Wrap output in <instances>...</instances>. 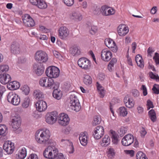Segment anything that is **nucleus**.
<instances>
[{
  "mask_svg": "<svg viewBox=\"0 0 159 159\" xmlns=\"http://www.w3.org/2000/svg\"><path fill=\"white\" fill-rule=\"evenodd\" d=\"M78 64L81 68L86 70L89 69L91 67L90 61L84 57L80 58L78 61Z\"/></svg>",
  "mask_w": 159,
  "mask_h": 159,
  "instance_id": "obj_9",
  "label": "nucleus"
},
{
  "mask_svg": "<svg viewBox=\"0 0 159 159\" xmlns=\"http://www.w3.org/2000/svg\"><path fill=\"white\" fill-rule=\"evenodd\" d=\"M101 121L100 117L99 116H95L93 121L92 122V125L93 126L99 124Z\"/></svg>",
  "mask_w": 159,
  "mask_h": 159,
  "instance_id": "obj_41",
  "label": "nucleus"
},
{
  "mask_svg": "<svg viewBox=\"0 0 159 159\" xmlns=\"http://www.w3.org/2000/svg\"><path fill=\"white\" fill-rule=\"evenodd\" d=\"M137 111L138 114H142L144 112V109L143 107L139 106L137 107Z\"/></svg>",
  "mask_w": 159,
  "mask_h": 159,
  "instance_id": "obj_53",
  "label": "nucleus"
},
{
  "mask_svg": "<svg viewBox=\"0 0 159 159\" xmlns=\"http://www.w3.org/2000/svg\"><path fill=\"white\" fill-rule=\"evenodd\" d=\"M70 119L67 114L61 113L59 114L58 118V122L61 125L65 126L69 123Z\"/></svg>",
  "mask_w": 159,
  "mask_h": 159,
  "instance_id": "obj_11",
  "label": "nucleus"
},
{
  "mask_svg": "<svg viewBox=\"0 0 159 159\" xmlns=\"http://www.w3.org/2000/svg\"><path fill=\"white\" fill-rule=\"evenodd\" d=\"M50 135V132L48 129L44 131L38 130L35 133V139L39 143L48 145L52 143V141L49 139Z\"/></svg>",
  "mask_w": 159,
  "mask_h": 159,
  "instance_id": "obj_1",
  "label": "nucleus"
},
{
  "mask_svg": "<svg viewBox=\"0 0 159 159\" xmlns=\"http://www.w3.org/2000/svg\"><path fill=\"white\" fill-rule=\"evenodd\" d=\"M59 36L62 39H64L69 35V31L68 29L65 26L61 27L59 30Z\"/></svg>",
  "mask_w": 159,
  "mask_h": 159,
  "instance_id": "obj_20",
  "label": "nucleus"
},
{
  "mask_svg": "<svg viewBox=\"0 0 159 159\" xmlns=\"http://www.w3.org/2000/svg\"><path fill=\"white\" fill-rule=\"evenodd\" d=\"M104 134V129L103 127L101 126H98L96 128L93 136L95 139H98L101 138Z\"/></svg>",
  "mask_w": 159,
  "mask_h": 159,
  "instance_id": "obj_14",
  "label": "nucleus"
},
{
  "mask_svg": "<svg viewBox=\"0 0 159 159\" xmlns=\"http://www.w3.org/2000/svg\"><path fill=\"white\" fill-rule=\"evenodd\" d=\"M96 86L98 90L99 94L100 95L101 98H103L105 95V91L104 88L98 82L96 83Z\"/></svg>",
  "mask_w": 159,
  "mask_h": 159,
  "instance_id": "obj_34",
  "label": "nucleus"
},
{
  "mask_svg": "<svg viewBox=\"0 0 159 159\" xmlns=\"http://www.w3.org/2000/svg\"><path fill=\"white\" fill-rule=\"evenodd\" d=\"M34 58L36 61L40 64L46 62L48 59L47 54L42 50L38 51L36 52Z\"/></svg>",
  "mask_w": 159,
  "mask_h": 159,
  "instance_id": "obj_7",
  "label": "nucleus"
},
{
  "mask_svg": "<svg viewBox=\"0 0 159 159\" xmlns=\"http://www.w3.org/2000/svg\"><path fill=\"white\" fill-rule=\"evenodd\" d=\"M3 148L8 154H11L13 153L15 147L14 144L11 141H6L4 143L3 146Z\"/></svg>",
  "mask_w": 159,
  "mask_h": 159,
  "instance_id": "obj_15",
  "label": "nucleus"
},
{
  "mask_svg": "<svg viewBox=\"0 0 159 159\" xmlns=\"http://www.w3.org/2000/svg\"><path fill=\"white\" fill-rule=\"evenodd\" d=\"M22 20L25 25L28 27H33L35 25L34 20L29 14H25Z\"/></svg>",
  "mask_w": 159,
  "mask_h": 159,
  "instance_id": "obj_17",
  "label": "nucleus"
},
{
  "mask_svg": "<svg viewBox=\"0 0 159 159\" xmlns=\"http://www.w3.org/2000/svg\"><path fill=\"white\" fill-rule=\"evenodd\" d=\"M58 154L57 149L50 146L47 148L43 152L44 157L49 159H55Z\"/></svg>",
  "mask_w": 159,
  "mask_h": 159,
  "instance_id": "obj_3",
  "label": "nucleus"
},
{
  "mask_svg": "<svg viewBox=\"0 0 159 159\" xmlns=\"http://www.w3.org/2000/svg\"><path fill=\"white\" fill-rule=\"evenodd\" d=\"M34 95L36 98H38L39 99H41L43 97V95L42 94V93L39 90L34 91Z\"/></svg>",
  "mask_w": 159,
  "mask_h": 159,
  "instance_id": "obj_40",
  "label": "nucleus"
},
{
  "mask_svg": "<svg viewBox=\"0 0 159 159\" xmlns=\"http://www.w3.org/2000/svg\"><path fill=\"white\" fill-rule=\"evenodd\" d=\"M118 35L120 36H125L129 32L128 27L124 24H120L117 28Z\"/></svg>",
  "mask_w": 159,
  "mask_h": 159,
  "instance_id": "obj_16",
  "label": "nucleus"
},
{
  "mask_svg": "<svg viewBox=\"0 0 159 159\" xmlns=\"http://www.w3.org/2000/svg\"><path fill=\"white\" fill-rule=\"evenodd\" d=\"M46 75L51 78H56L59 75L60 70L55 66H50L48 67L46 70Z\"/></svg>",
  "mask_w": 159,
  "mask_h": 159,
  "instance_id": "obj_4",
  "label": "nucleus"
},
{
  "mask_svg": "<svg viewBox=\"0 0 159 159\" xmlns=\"http://www.w3.org/2000/svg\"><path fill=\"white\" fill-rule=\"evenodd\" d=\"M98 77L99 80L102 81L105 78L104 74L103 73H99Z\"/></svg>",
  "mask_w": 159,
  "mask_h": 159,
  "instance_id": "obj_64",
  "label": "nucleus"
},
{
  "mask_svg": "<svg viewBox=\"0 0 159 159\" xmlns=\"http://www.w3.org/2000/svg\"><path fill=\"white\" fill-rule=\"evenodd\" d=\"M77 93L75 92L71 93L70 97V103L71 109L76 112L79 111L81 108V106L79 100L77 97Z\"/></svg>",
  "mask_w": 159,
  "mask_h": 159,
  "instance_id": "obj_2",
  "label": "nucleus"
},
{
  "mask_svg": "<svg viewBox=\"0 0 159 159\" xmlns=\"http://www.w3.org/2000/svg\"><path fill=\"white\" fill-rule=\"evenodd\" d=\"M152 90L154 93L156 94H159V84H154Z\"/></svg>",
  "mask_w": 159,
  "mask_h": 159,
  "instance_id": "obj_47",
  "label": "nucleus"
},
{
  "mask_svg": "<svg viewBox=\"0 0 159 159\" xmlns=\"http://www.w3.org/2000/svg\"><path fill=\"white\" fill-rule=\"evenodd\" d=\"M153 59L156 64H159V54L157 52H156L155 53L154 56L153 57Z\"/></svg>",
  "mask_w": 159,
  "mask_h": 159,
  "instance_id": "obj_51",
  "label": "nucleus"
},
{
  "mask_svg": "<svg viewBox=\"0 0 159 159\" xmlns=\"http://www.w3.org/2000/svg\"><path fill=\"white\" fill-rule=\"evenodd\" d=\"M149 75L151 79L156 80L157 81H159V77L157 75H155L152 72H149Z\"/></svg>",
  "mask_w": 159,
  "mask_h": 159,
  "instance_id": "obj_49",
  "label": "nucleus"
},
{
  "mask_svg": "<svg viewBox=\"0 0 159 159\" xmlns=\"http://www.w3.org/2000/svg\"><path fill=\"white\" fill-rule=\"evenodd\" d=\"M141 89L143 91V95L144 96H146L147 94V88L145 85H142L141 88Z\"/></svg>",
  "mask_w": 159,
  "mask_h": 159,
  "instance_id": "obj_55",
  "label": "nucleus"
},
{
  "mask_svg": "<svg viewBox=\"0 0 159 159\" xmlns=\"http://www.w3.org/2000/svg\"><path fill=\"white\" fill-rule=\"evenodd\" d=\"M109 53V51L107 49H105L102 50L101 52V57L103 60L105 61H108L109 59H108L109 56L107 55L108 53Z\"/></svg>",
  "mask_w": 159,
  "mask_h": 159,
  "instance_id": "obj_30",
  "label": "nucleus"
},
{
  "mask_svg": "<svg viewBox=\"0 0 159 159\" xmlns=\"http://www.w3.org/2000/svg\"><path fill=\"white\" fill-rule=\"evenodd\" d=\"M37 110L39 112L44 111L47 108V104L45 102L42 100H39L35 104Z\"/></svg>",
  "mask_w": 159,
  "mask_h": 159,
  "instance_id": "obj_19",
  "label": "nucleus"
},
{
  "mask_svg": "<svg viewBox=\"0 0 159 159\" xmlns=\"http://www.w3.org/2000/svg\"><path fill=\"white\" fill-rule=\"evenodd\" d=\"M21 89L26 95H28L30 91V88L27 85H24Z\"/></svg>",
  "mask_w": 159,
  "mask_h": 159,
  "instance_id": "obj_46",
  "label": "nucleus"
},
{
  "mask_svg": "<svg viewBox=\"0 0 159 159\" xmlns=\"http://www.w3.org/2000/svg\"><path fill=\"white\" fill-rule=\"evenodd\" d=\"M7 100L13 105L17 106L20 102V98L18 95L13 92H10L7 96Z\"/></svg>",
  "mask_w": 159,
  "mask_h": 159,
  "instance_id": "obj_8",
  "label": "nucleus"
},
{
  "mask_svg": "<svg viewBox=\"0 0 159 159\" xmlns=\"http://www.w3.org/2000/svg\"><path fill=\"white\" fill-rule=\"evenodd\" d=\"M9 86H11L13 90L16 89L20 87L19 83L16 81H13L9 83Z\"/></svg>",
  "mask_w": 159,
  "mask_h": 159,
  "instance_id": "obj_38",
  "label": "nucleus"
},
{
  "mask_svg": "<svg viewBox=\"0 0 159 159\" xmlns=\"http://www.w3.org/2000/svg\"><path fill=\"white\" fill-rule=\"evenodd\" d=\"M11 80L9 75L4 73L0 74V82L3 84L8 83Z\"/></svg>",
  "mask_w": 159,
  "mask_h": 159,
  "instance_id": "obj_21",
  "label": "nucleus"
},
{
  "mask_svg": "<svg viewBox=\"0 0 159 159\" xmlns=\"http://www.w3.org/2000/svg\"><path fill=\"white\" fill-rule=\"evenodd\" d=\"M135 60L139 67L141 68H143L144 62L141 55L140 54L137 55L135 57Z\"/></svg>",
  "mask_w": 159,
  "mask_h": 159,
  "instance_id": "obj_26",
  "label": "nucleus"
},
{
  "mask_svg": "<svg viewBox=\"0 0 159 159\" xmlns=\"http://www.w3.org/2000/svg\"><path fill=\"white\" fill-rule=\"evenodd\" d=\"M7 128L4 125H0V135L5 136L6 135V133Z\"/></svg>",
  "mask_w": 159,
  "mask_h": 159,
  "instance_id": "obj_39",
  "label": "nucleus"
},
{
  "mask_svg": "<svg viewBox=\"0 0 159 159\" xmlns=\"http://www.w3.org/2000/svg\"><path fill=\"white\" fill-rule=\"evenodd\" d=\"M100 9H99L98 7H96L93 11V13L95 15H99L101 13Z\"/></svg>",
  "mask_w": 159,
  "mask_h": 159,
  "instance_id": "obj_59",
  "label": "nucleus"
},
{
  "mask_svg": "<svg viewBox=\"0 0 159 159\" xmlns=\"http://www.w3.org/2000/svg\"><path fill=\"white\" fill-rule=\"evenodd\" d=\"M109 144V139L107 135H105L102 139V142L101 143V145L103 147H107Z\"/></svg>",
  "mask_w": 159,
  "mask_h": 159,
  "instance_id": "obj_35",
  "label": "nucleus"
},
{
  "mask_svg": "<svg viewBox=\"0 0 159 159\" xmlns=\"http://www.w3.org/2000/svg\"><path fill=\"white\" fill-rule=\"evenodd\" d=\"M9 70V67L7 65H4L0 66V70L2 72H6Z\"/></svg>",
  "mask_w": 159,
  "mask_h": 159,
  "instance_id": "obj_52",
  "label": "nucleus"
},
{
  "mask_svg": "<svg viewBox=\"0 0 159 159\" xmlns=\"http://www.w3.org/2000/svg\"><path fill=\"white\" fill-rule=\"evenodd\" d=\"M109 7L106 5L102 6L100 9V12L103 16L109 15Z\"/></svg>",
  "mask_w": 159,
  "mask_h": 159,
  "instance_id": "obj_29",
  "label": "nucleus"
},
{
  "mask_svg": "<svg viewBox=\"0 0 159 159\" xmlns=\"http://www.w3.org/2000/svg\"><path fill=\"white\" fill-rule=\"evenodd\" d=\"M136 157L137 159H148L145 154L141 151L137 153Z\"/></svg>",
  "mask_w": 159,
  "mask_h": 159,
  "instance_id": "obj_43",
  "label": "nucleus"
},
{
  "mask_svg": "<svg viewBox=\"0 0 159 159\" xmlns=\"http://www.w3.org/2000/svg\"><path fill=\"white\" fill-rule=\"evenodd\" d=\"M154 51V49L152 48L149 47L147 50L148 56L151 57H152Z\"/></svg>",
  "mask_w": 159,
  "mask_h": 159,
  "instance_id": "obj_50",
  "label": "nucleus"
},
{
  "mask_svg": "<svg viewBox=\"0 0 159 159\" xmlns=\"http://www.w3.org/2000/svg\"><path fill=\"white\" fill-rule=\"evenodd\" d=\"M55 83L52 78L48 77L42 78L39 81V84L41 86L50 89L55 85Z\"/></svg>",
  "mask_w": 159,
  "mask_h": 159,
  "instance_id": "obj_5",
  "label": "nucleus"
},
{
  "mask_svg": "<svg viewBox=\"0 0 159 159\" xmlns=\"http://www.w3.org/2000/svg\"><path fill=\"white\" fill-rule=\"evenodd\" d=\"M124 102L125 106L127 107L131 108H133L134 105V100L128 96H125L124 99Z\"/></svg>",
  "mask_w": 159,
  "mask_h": 159,
  "instance_id": "obj_23",
  "label": "nucleus"
},
{
  "mask_svg": "<svg viewBox=\"0 0 159 159\" xmlns=\"http://www.w3.org/2000/svg\"><path fill=\"white\" fill-rule=\"evenodd\" d=\"M87 138L86 133H82L80 134L79 139L82 145L85 146L87 145Z\"/></svg>",
  "mask_w": 159,
  "mask_h": 159,
  "instance_id": "obj_27",
  "label": "nucleus"
},
{
  "mask_svg": "<svg viewBox=\"0 0 159 159\" xmlns=\"http://www.w3.org/2000/svg\"><path fill=\"white\" fill-rule=\"evenodd\" d=\"M71 54L74 56H77L81 54V51L80 48L78 46H73L71 50Z\"/></svg>",
  "mask_w": 159,
  "mask_h": 159,
  "instance_id": "obj_31",
  "label": "nucleus"
},
{
  "mask_svg": "<svg viewBox=\"0 0 159 159\" xmlns=\"http://www.w3.org/2000/svg\"><path fill=\"white\" fill-rule=\"evenodd\" d=\"M133 96L134 97H137L139 95V93L138 90L134 89L132 90Z\"/></svg>",
  "mask_w": 159,
  "mask_h": 159,
  "instance_id": "obj_56",
  "label": "nucleus"
},
{
  "mask_svg": "<svg viewBox=\"0 0 159 159\" xmlns=\"http://www.w3.org/2000/svg\"><path fill=\"white\" fill-rule=\"evenodd\" d=\"M11 52L14 54H19L20 52V48L19 44L16 42H14L11 45Z\"/></svg>",
  "mask_w": 159,
  "mask_h": 159,
  "instance_id": "obj_24",
  "label": "nucleus"
},
{
  "mask_svg": "<svg viewBox=\"0 0 159 159\" xmlns=\"http://www.w3.org/2000/svg\"><path fill=\"white\" fill-rule=\"evenodd\" d=\"M27 151L25 148H22L21 150L16 155L17 159H24L26 156Z\"/></svg>",
  "mask_w": 159,
  "mask_h": 159,
  "instance_id": "obj_28",
  "label": "nucleus"
},
{
  "mask_svg": "<svg viewBox=\"0 0 159 159\" xmlns=\"http://www.w3.org/2000/svg\"><path fill=\"white\" fill-rule=\"evenodd\" d=\"M141 136L142 137H144L146 134L147 132L146 131L144 128L142 127L140 131Z\"/></svg>",
  "mask_w": 159,
  "mask_h": 159,
  "instance_id": "obj_58",
  "label": "nucleus"
},
{
  "mask_svg": "<svg viewBox=\"0 0 159 159\" xmlns=\"http://www.w3.org/2000/svg\"><path fill=\"white\" fill-rule=\"evenodd\" d=\"M119 115L120 116L125 117L128 114L126 108L124 107H120L118 110Z\"/></svg>",
  "mask_w": 159,
  "mask_h": 159,
  "instance_id": "obj_33",
  "label": "nucleus"
},
{
  "mask_svg": "<svg viewBox=\"0 0 159 159\" xmlns=\"http://www.w3.org/2000/svg\"><path fill=\"white\" fill-rule=\"evenodd\" d=\"M149 115L151 120L154 122L156 120V113L154 110L152 109L148 112Z\"/></svg>",
  "mask_w": 159,
  "mask_h": 159,
  "instance_id": "obj_37",
  "label": "nucleus"
},
{
  "mask_svg": "<svg viewBox=\"0 0 159 159\" xmlns=\"http://www.w3.org/2000/svg\"><path fill=\"white\" fill-rule=\"evenodd\" d=\"M61 142H65V143L69 145V146H70V148H72V150L71 151H70L69 153H73L74 152V148L73 144L72 142H70L69 141V140L67 139H62L61 140Z\"/></svg>",
  "mask_w": 159,
  "mask_h": 159,
  "instance_id": "obj_42",
  "label": "nucleus"
},
{
  "mask_svg": "<svg viewBox=\"0 0 159 159\" xmlns=\"http://www.w3.org/2000/svg\"><path fill=\"white\" fill-rule=\"evenodd\" d=\"M62 1L68 6H71L74 3V0H62Z\"/></svg>",
  "mask_w": 159,
  "mask_h": 159,
  "instance_id": "obj_48",
  "label": "nucleus"
},
{
  "mask_svg": "<svg viewBox=\"0 0 159 159\" xmlns=\"http://www.w3.org/2000/svg\"><path fill=\"white\" fill-rule=\"evenodd\" d=\"M134 137L131 134H129L125 136L121 140L123 145L127 146L130 145L133 142Z\"/></svg>",
  "mask_w": 159,
  "mask_h": 159,
  "instance_id": "obj_13",
  "label": "nucleus"
},
{
  "mask_svg": "<svg viewBox=\"0 0 159 159\" xmlns=\"http://www.w3.org/2000/svg\"><path fill=\"white\" fill-rule=\"evenodd\" d=\"M83 81L84 83L86 85H89L92 83V79L89 75H84L83 78Z\"/></svg>",
  "mask_w": 159,
  "mask_h": 159,
  "instance_id": "obj_32",
  "label": "nucleus"
},
{
  "mask_svg": "<svg viewBox=\"0 0 159 159\" xmlns=\"http://www.w3.org/2000/svg\"><path fill=\"white\" fill-rule=\"evenodd\" d=\"M55 159H65V158L63 154L60 153H58Z\"/></svg>",
  "mask_w": 159,
  "mask_h": 159,
  "instance_id": "obj_62",
  "label": "nucleus"
},
{
  "mask_svg": "<svg viewBox=\"0 0 159 159\" xmlns=\"http://www.w3.org/2000/svg\"><path fill=\"white\" fill-rule=\"evenodd\" d=\"M111 134L110 136L111 139L112 143L113 144H117L118 142V135L117 133L112 130L110 131Z\"/></svg>",
  "mask_w": 159,
  "mask_h": 159,
  "instance_id": "obj_25",
  "label": "nucleus"
},
{
  "mask_svg": "<svg viewBox=\"0 0 159 159\" xmlns=\"http://www.w3.org/2000/svg\"><path fill=\"white\" fill-rule=\"evenodd\" d=\"M37 6L39 8L41 9H45L47 7V4L43 0H40Z\"/></svg>",
  "mask_w": 159,
  "mask_h": 159,
  "instance_id": "obj_44",
  "label": "nucleus"
},
{
  "mask_svg": "<svg viewBox=\"0 0 159 159\" xmlns=\"http://www.w3.org/2000/svg\"><path fill=\"white\" fill-rule=\"evenodd\" d=\"M11 125L14 131L19 129L21 124V119L20 116L17 114L12 115L11 116Z\"/></svg>",
  "mask_w": 159,
  "mask_h": 159,
  "instance_id": "obj_6",
  "label": "nucleus"
},
{
  "mask_svg": "<svg viewBox=\"0 0 159 159\" xmlns=\"http://www.w3.org/2000/svg\"><path fill=\"white\" fill-rule=\"evenodd\" d=\"M30 99L29 97H26L24 99L23 102L22 104L23 107L26 108L28 107L30 104Z\"/></svg>",
  "mask_w": 159,
  "mask_h": 159,
  "instance_id": "obj_45",
  "label": "nucleus"
},
{
  "mask_svg": "<svg viewBox=\"0 0 159 159\" xmlns=\"http://www.w3.org/2000/svg\"><path fill=\"white\" fill-rule=\"evenodd\" d=\"M137 44L135 42H133L131 44V48L132 50V52L134 53L135 52V50L136 48Z\"/></svg>",
  "mask_w": 159,
  "mask_h": 159,
  "instance_id": "obj_63",
  "label": "nucleus"
},
{
  "mask_svg": "<svg viewBox=\"0 0 159 159\" xmlns=\"http://www.w3.org/2000/svg\"><path fill=\"white\" fill-rule=\"evenodd\" d=\"M116 152L113 148H110V158H113L116 154Z\"/></svg>",
  "mask_w": 159,
  "mask_h": 159,
  "instance_id": "obj_54",
  "label": "nucleus"
},
{
  "mask_svg": "<svg viewBox=\"0 0 159 159\" xmlns=\"http://www.w3.org/2000/svg\"><path fill=\"white\" fill-rule=\"evenodd\" d=\"M97 30L96 26H92L91 27V30H90V33L91 34H94L97 32Z\"/></svg>",
  "mask_w": 159,
  "mask_h": 159,
  "instance_id": "obj_60",
  "label": "nucleus"
},
{
  "mask_svg": "<svg viewBox=\"0 0 159 159\" xmlns=\"http://www.w3.org/2000/svg\"><path fill=\"white\" fill-rule=\"evenodd\" d=\"M27 159H39L37 155L35 154H31Z\"/></svg>",
  "mask_w": 159,
  "mask_h": 159,
  "instance_id": "obj_61",
  "label": "nucleus"
},
{
  "mask_svg": "<svg viewBox=\"0 0 159 159\" xmlns=\"http://www.w3.org/2000/svg\"><path fill=\"white\" fill-rule=\"evenodd\" d=\"M34 72L38 76H41L44 72V69L43 66L38 63L33 65Z\"/></svg>",
  "mask_w": 159,
  "mask_h": 159,
  "instance_id": "obj_18",
  "label": "nucleus"
},
{
  "mask_svg": "<svg viewBox=\"0 0 159 159\" xmlns=\"http://www.w3.org/2000/svg\"><path fill=\"white\" fill-rule=\"evenodd\" d=\"M147 105L148 110H149L150 108H152L153 107L152 102L150 100L147 101Z\"/></svg>",
  "mask_w": 159,
  "mask_h": 159,
  "instance_id": "obj_57",
  "label": "nucleus"
},
{
  "mask_svg": "<svg viewBox=\"0 0 159 159\" xmlns=\"http://www.w3.org/2000/svg\"><path fill=\"white\" fill-rule=\"evenodd\" d=\"M70 19L75 21H79L82 19L81 14L79 12L73 11L70 15Z\"/></svg>",
  "mask_w": 159,
  "mask_h": 159,
  "instance_id": "obj_22",
  "label": "nucleus"
},
{
  "mask_svg": "<svg viewBox=\"0 0 159 159\" xmlns=\"http://www.w3.org/2000/svg\"><path fill=\"white\" fill-rule=\"evenodd\" d=\"M55 85L52 89H54L52 93V95L54 98L57 99H60L62 96V92L58 89L59 87V83L57 82L55 83Z\"/></svg>",
  "mask_w": 159,
  "mask_h": 159,
  "instance_id": "obj_12",
  "label": "nucleus"
},
{
  "mask_svg": "<svg viewBox=\"0 0 159 159\" xmlns=\"http://www.w3.org/2000/svg\"><path fill=\"white\" fill-rule=\"evenodd\" d=\"M57 112L55 111L50 113H48L45 116L46 121L50 124L55 123L57 118Z\"/></svg>",
  "mask_w": 159,
  "mask_h": 159,
  "instance_id": "obj_10",
  "label": "nucleus"
},
{
  "mask_svg": "<svg viewBox=\"0 0 159 159\" xmlns=\"http://www.w3.org/2000/svg\"><path fill=\"white\" fill-rule=\"evenodd\" d=\"M110 49L113 52H116L117 51V47L115 41L110 38Z\"/></svg>",
  "mask_w": 159,
  "mask_h": 159,
  "instance_id": "obj_36",
  "label": "nucleus"
}]
</instances>
